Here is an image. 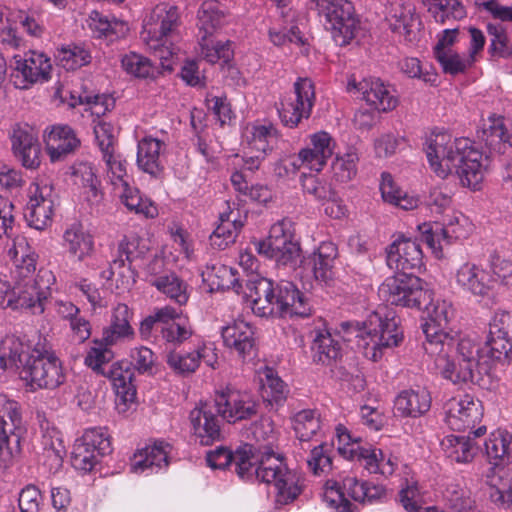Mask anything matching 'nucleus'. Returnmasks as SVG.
<instances>
[{
	"label": "nucleus",
	"instance_id": "ddd939ff",
	"mask_svg": "<svg viewBox=\"0 0 512 512\" xmlns=\"http://www.w3.org/2000/svg\"><path fill=\"white\" fill-rule=\"evenodd\" d=\"M214 407L228 423H236L257 416L259 403L246 393L227 388L216 392Z\"/></svg>",
	"mask_w": 512,
	"mask_h": 512
},
{
	"label": "nucleus",
	"instance_id": "4be33fe9",
	"mask_svg": "<svg viewBox=\"0 0 512 512\" xmlns=\"http://www.w3.org/2000/svg\"><path fill=\"white\" fill-rule=\"evenodd\" d=\"M47 154L51 162L64 161L81 146L76 132L67 124H56L47 127L43 133Z\"/></svg>",
	"mask_w": 512,
	"mask_h": 512
},
{
	"label": "nucleus",
	"instance_id": "49530a36",
	"mask_svg": "<svg viewBox=\"0 0 512 512\" xmlns=\"http://www.w3.org/2000/svg\"><path fill=\"white\" fill-rule=\"evenodd\" d=\"M386 20L393 32L404 35L409 41L412 40L413 27L417 18L409 7L393 6L386 16Z\"/></svg>",
	"mask_w": 512,
	"mask_h": 512
},
{
	"label": "nucleus",
	"instance_id": "052dcab7",
	"mask_svg": "<svg viewBox=\"0 0 512 512\" xmlns=\"http://www.w3.org/2000/svg\"><path fill=\"white\" fill-rule=\"evenodd\" d=\"M79 441L101 457L112 452L110 436L104 428L88 429Z\"/></svg>",
	"mask_w": 512,
	"mask_h": 512
},
{
	"label": "nucleus",
	"instance_id": "c03bdc74",
	"mask_svg": "<svg viewBox=\"0 0 512 512\" xmlns=\"http://www.w3.org/2000/svg\"><path fill=\"white\" fill-rule=\"evenodd\" d=\"M162 142L154 138H144L138 144L137 163L144 172L156 176L161 171L159 162Z\"/></svg>",
	"mask_w": 512,
	"mask_h": 512
},
{
	"label": "nucleus",
	"instance_id": "de8ad7c7",
	"mask_svg": "<svg viewBox=\"0 0 512 512\" xmlns=\"http://www.w3.org/2000/svg\"><path fill=\"white\" fill-rule=\"evenodd\" d=\"M147 250L145 245H141L139 238L125 237L118 246L119 257L111 264L112 273H114L117 268H123L125 261L129 263V269H131L132 263L143 259Z\"/></svg>",
	"mask_w": 512,
	"mask_h": 512
},
{
	"label": "nucleus",
	"instance_id": "6ab92c4d",
	"mask_svg": "<svg viewBox=\"0 0 512 512\" xmlns=\"http://www.w3.org/2000/svg\"><path fill=\"white\" fill-rule=\"evenodd\" d=\"M387 264L395 273L415 274L423 265V253L416 240L396 239L387 250Z\"/></svg>",
	"mask_w": 512,
	"mask_h": 512
},
{
	"label": "nucleus",
	"instance_id": "58836bf2",
	"mask_svg": "<svg viewBox=\"0 0 512 512\" xmlns=\"http://www.w3.org/2000/svg\"><path fill=\"white\" fill-rule=\"evenodd\" d=\"M487 494L499 507L512 506V467H502L487 476Z\"/></svg>",
	"mask_w": 512,
	"mask_h": 512
},
{
	"label": "nucleus",
	"instance_id": "473e14b6",
	"mask_svg": "<svg viewBox=\"0 0 512 512\" xmlns=\"http://www.w3.org/2000/svg\"><path fill=\"white\" fill-rule=\"evenodd\" d=\"M333 154V139L324 131L317 132L310 137V146L298 153V159L310 170L321 171Z\"/></svg>",
	"mask_w": 512,
	"mask_h": 512
},
{
	"label": "nucleus",
	"instance_id": "423d86ee",
	"mask_svg": "<svg viewBox=\"0 0 512 512\" xmlns=\"http://www.w3.org/2000/svg\"><path fill=\"white\" fill-rule=\"evenodd\" d=\"M432 291L426 283L409 273H395L379 287V295L392 305L421 310L431 302Z\"/></svg>",
	"mask_w": 512,
	"mask_h": 512
},
{
	"label": "nucleus",
	"instance_id": "f03ea898",
	"mask_svg": "<svg viewBox=\"0 0 512 512\" xmlns=\"http://www.w3.org/2000/svg\"><path fill=\"white\" fill-rule=\"evenodd\" d=\"M85 357V364L97 374L107 377L113 384L117 398L126 403H133L136 399V386L133 384V372L126 360L117 361L106 367L114 358L113 351L103 341L95 340Z\"/></svg>",
	"mask_w": 512,
	"mask_h": 512
},
{
	"label": "nucleus",
	"instance_id": "9b49d317",
	"mask_svg": "<svg viewBox=\"0 0 512 512\" xmlns=\"http://www.w3.org/2000/svg\"><path fill=\"white\" fill-rule=\"evenodd\" d=\"M467 145V139L452 140L447 132H433L427 137L424 150L431 168L438 176L445 178L453 171L454 163Z\"/></svg>",
	"mask_w": 512,
	"mask_h": 512
},
{
	"label": "nucleus",
	"instance_id": "4c0bfd02",
	"mask_svg": "<svg viewBox=\"0 0 512 512\" xmlns=\"http://www.w3.org/2000/svg\"><path fill=\"white\" fill-rule=\"evenodd\" d=\"M311 345L313 361L330 365L342 357V344L338 335H332L327 329L314 330Z\"/></svg>",
	"mask_w": 512,
	"mask_h": 512
},
{
	"label": "nucleus",
	"instance_id": "774afa93",
	"mask_svg": "<svg viewBox=\"0 0 512 512\" xmlns=\"http://www.w3.org/2000/svg\"><path fill=\"white\" fill-rule=\"evenodd\" d=\"M488 34L491 36L490 52L499 57H508L512 54V46L509 44L508 37L501 25L488 24Z\"/></svg>",
	"mask_w": 512,
	"mask_h": 512
},
{
	"label": "nucleus",
	"instance_id": "2f4dec72",
	"mask_svg": "<svg viewBox=\"0 0 512 512\" xmlns=\"http://www.w3.org/2000/svg\"><path fill=\"white\" fill-rule=\"evenodd\" d=\"M276 303H278L277 317H307L311 313L304 295L290 281H281L277 284Z\"/></svg>",
	"mask_w": 512,
	"mask_h": 512
},
{
	"label": "nucleus",
	"instance_id": "13d9d810",
	"mask_svg": "<svg viewBox=\"0 0 512 512\" xmlns=\"http://www.w3.org/2000/svg\"><path fill=\"white\" fill-rule=\"evenodd\" d=\"M167 364L176 374L190 375L199 366V353L196 350L185 354L172 351L167 355Z\"/></svg>",
	"mask_w": 512,
	"mask_h": 512
},
{
	"label": "nucleus",
	"instance_id": "c9c22d12",
	"mask_svg": "<svg viewBox=\"0 0 512 512\" xmlns=\"http://www.w3.org/2000/svg\"><path fill=\"white\" fill-rule=\"evenodd\" d=\"M171 446L164 441H156L153 445L138 450L132 459L131 470L135 473L146 469L156 470L166 468L169 465Z\"/></svg>",
	"mask_w": 512,
	"mask_h": 512
},
{
	"label": "nucleus",
	"instance_id": "0eeeda50",
	"mask_svg": "<svg viewBox=\"0 0 512 512\" xmlns=\"http://www.w3.org/2000/svg\"><path fill=\"white\" fill-rule=\"evenodd\" d=\"M20 378L32 391L37 389H55L65 381L62 363L53 353L32 350V358L20 370Z\"/></svg>",
	"mask_w": 512,
	"mask_h": 512
},
{
	"label": "nucleus",
	"instance_id": "e2e57ef3",
	"mask_svg": "<svg viewBox=\"0 0 512 512\" xmlns=\"http://www.w3.org/2000/svg\"><path fill=\"white\" fill-rule=\"evenodd\" d=\"M100 457L94 450L77 440L71 452V464L76 470L87 473L92 471Z\"/></svg>",
	"mask_w": 512,
	"mask_h": 512
},
{
	"label": "nucleus",
	"instance_id": "37998d69",
	"mask_svg": "<svg viewBox=\"0 0 512 512\" xmlns=\"http://www.w3.org/2000/svg\"><path fill=\"white\" fill-rule=\"evenodd\" d=\"M63 239L69 253L78 260H83L93 250V238L81 223L75 222L71 224L65 230Z\"/></svg>",
	"mask_w": 512,
	"mask_h": 512
},
{
	"label": "nucleus",
	"instance_id": "7c9ffc66",
	"mask_svg": "<svg viewBox=\"0 0 512 512\" xmlns=\"http://www.w3.org/2000/svg\"><path fill=\"white\" fill-rule=\"evenodd\" d=\"M477 139L482 148L486 149L483 154L487 152L490 155L505 153L506 147L509 146L510 135L504 125V118L495 114L491 115L483 124L482 129L477 132Z\"/></svg>",
	"mask_w": 512,
	"mask_h": 512
},
{
	"label": "nucleus",
	"instance_id": "cd10ccee",
	"mask_svg": "<svg viewBox=\"0 0 512 512\" xmlns=\"http://www.w3.org/2000/svg\"><path fill=\"white\" fill-rule=\"evenodd\" d=\"M486 433V427L480 426L467 436L448 435L441 441V448L447 458L457 463H469L479 451L476 438Z\"/></svg>",
	"mask_w": 512,
	"mask_h": 512
},
{
	"label": "nucleus",
	"instance_id": "7ed1b4c3",
	"mask_svg": "<svg viewBox=\"0 0 512 512\" xmlns=\"http://www.w3.org/2000/svg\"><path fill=\"white\" fill-rule=\"evenodd\" d=\"M308 7L316 11L340 46L349 44L356 36L360 21L354 5L348 0H309Z\"/></svg>",
	"mask_w": 512,
	"mask_h": 512
},
{
	"label": "nucleus",
	"instance_id": "a18cd8bd",
	"mask_svg": "<svg viewBox=\"0 0 512 512\" xmlns=\"http://www.w3.org/2000/svg\"><path fill=\"white\" fill-rule=\"evenodd\" d=\"M130 311L126 304H119L113 312L111 325L103 330V341L114 344L118 339L133 334L129 323Z\"/></svg>",
	"mask_w": 512,
	"mask_h": 512
},
{
	"label": "nucleus",
	"instance_id": "1a4fd4ad",
	"mask_svg": "<svg viewBox=\"0 0 512 512\" xmlns=\"http://www.w3.org/2000/svg\"><path fill=\"white\" fill-rule=\"evenodd\" d=\"M21 423L19 404L0 394V467L6 468L20 453Z\"/></svg>",
	"mask_w": 512,
	"mask_h": 512
},
{
	"label": "nucleus",
	"instance_id": "393cba45",
	"mask_svg": "<svg viewBox=\"0 0 512 512\" xmlns=\"http://www.w3.org/2000/svg\"><path fill=\"white\" fill-rule=\"evenodd\" d=\"M483 152L475 148H464L453 165L462 186L473 191L481 189L484 179L485 165L482 163Z\"/></svg>",
	"mask_w": 512,
	"mask_h": 512
},
{
	"label": "nucleus",
	"instance_id": "69168bd1",
	"mask_svg": "<svg viewBox=\"0 0 512 512\" xmlns=\"http://www.w3.org/2000/svg\"><path fill=\"white\" fill-rule=\"evenodd\" d=\"M58 57L62 66L67 70H75L91 62L90 53L79 46L63 47Z\"/></svg>",
	"mask_w": 512,
	"mask_h": 512
},
{
	"label": "nucleus",
	"instance_id": "a19ab883",
	"mask_svg": "<svg viewBox=\"0 0 512 512\" xmlns=\"http://www.w3.org/2000/svg\"><path fill=\"white\" fill-rule=\"evenodd\" d=\"M227 23V12L217 0L204 1L198 10L200 36H213Z\"/></svg>",
	"mask_w": 512,
	"mask_h": 512
},
{
	"label": "nucleus",
	"instance_id": "aec40b11",
	"mask_svg": "<svg viewBox=\"0 0 512 512\" xmlns=\"http://www.w3.org/2000/svg\"><path fill=\"white\" fill-rule=\"evenodd\" d=\"M14 156L27 169H36L41 163V147L37 133L28 124H15L10 135Z\"/></svg>",
	"mask_w": 512,
	"mask_h": 512
},
{
	"label": "nucleus",
	"instance_id": "3c124183",
	"mask_svg": "<svg viewBox=\"0 0 512 512\" xmlns=\"http://www.w3.org/2000/svg\"><path fill=\"white\" fill-rule=\"evenodd\" d=\"M428 11L441 24L450 20H461L466 16L465 7L460 0H435L430 3Z\"/></svg>",
	"mask_w": 512,
	"mask_h": 512
},
{
	"label": "nucleus",
	"instance_id": "f8f14e48",
	"mask_svg": "<svg viewBox=\"0 0 512 512\" xmlns=\"http://www.w3.org/2000/svg\"><path fill=\"white\" fill-rule=\"evenodd\" d=\"M178 317V312L170 306L155 310L141 322L139 328L141 337L149 339L154 332H159L166 342L182 344L191 337L192 331L186 325L176 322Z\"/></svg>",
	"mask_w": 512,
	"mask_h": 512
},
{
	"label": "nucleus",
	"instance_id": "c756f323",
	"mask_svg": "<svg viewBox=\"0 0 512 512\" xmlns=\"http://www.w3.org/2000/svg\"><path fill=\"white\" fill-rule=\"evenodd\" d=\"M456 281L465 291L482 298L491 296L495 288L494 277L471 263H465L458 269Z\"/></svg>",
	"mask_w": 512,
	"mask_h": 512
},
{
	"label": "nucleus",
	"instance_id": "72a5a7b5",
	"mask_svg": "<svg viewBox=\"0 0 512 512\" xmlns=\"http://www.w3.org/2000/svg\"><path fill=\"white\" fill-rule=\"evenodd\" d=\"M30 344L19 337L8 335L0 342V367L4 370L13 369L20 375V370L32 358Z\"/></svg>",
	"mask_w": 512,
	"mask_h": 512
},
{
	"label": "nucleus",
	"instance_id": "a211bd4d",
	"mask_svg": "<svg viewBox=\"0 0 512 512\" xmlns=\"http://www.w3.org/2000/svg\"><path fill=\"white\" fill-rule=\"evenodd\" d=\"M28 196L24 217L31 228L44 230L52 222V187L48 184L32 183L28 189Z\"/></svg>",
	"mask_w": 512,
	"mask_h": 512
},
{
	"label": "nucleus",
	"instance_id": "5fc2aeb1",
	"mask_svg": "<svg viewBox=\"0 0 512 512\" xmlns=\"http://www.w3.org/2000/svg\"><path fill=\"white\" fill-rule=\"evenodd\" d=\"M359 158L355 151H349L343 156H337L332 163V177L340 183L351 181L357 173Z\"/></svg>",
	"mask_w": 512,
	"mask_h": 512
},
{
	"label": "nucleus",
	"instance_id": "bb28decb",
	"mask_svg": "<svg viewBox=\"0 0 512 512\" xmlns=\"http://www.w3.org/2000/svg\"><path fill=\"white\" fill-rule=\"evenodd\" d=\"M49 290V283H37L32 280L27 283H15L11 308L27 309L33 314H41L44 311V302L50 294Z\"/></svg>",
	"mask_w": 512,
	"mask_h": 512
},
{
	"label": "nucleus",
	"instance_id": "4468645a",
	"mask_svg": "<svg viewBox=\"0 0 512 512\" xmlns=\"http://www.w3.org/2000/svg\"><path fill=\"white\" fill-rule=\"evenodd\" d=\"M295 99L281 103L278 109L282 123L290 128L296 127L302 118H309L314 106L315 90L312 80L298 78L294 83Z\"/></svg>",
	"mask_w": 512,
	"mask_h": 512
},
{
	"label": "nucleus",
	"instance_id": "338daca9",
	"mask_svg": "<svg viewBox=\"0 0 512 512\" xmlns=\"http://www.w3.org/2000/svg\"><path fill=\"white\" fill-rule=\"evenodd\" d=\"M301 185L305 194L313 196L316 200L326 201L335 197V192L316 175H302Z\"/></svg>",
	"mask_w": 512,
	"mask_h": 512
},
{
	"label": "nucleus",
	"instance_id": "f3484780",
	"mask_svg": "<svg viewBox=\"0 0 512 512\" xmlns=\"http://www.w3.org/2000/svg\"><path fill=\"white\" fill-rule=\"evenodd\" d=\"M445 421L454 431L474 429L483 417V406L480 400L470 395L453 397L444 406Z\"/></svg>",
	"mask_w": 512,
	"mask_h": 512
},
{
	"label": "nucleus",
	"instance_id": "e433bc0d",
	"mask_svg": "<svg viewBox=\"0 0 512 512\" xmlns=\"http://www.w3.org/2000/svg\"><path fill=\"white\" fill-rule=\"evenodd\" d=\"M224 345L234 349L242 358L250 356L255 350V338L252 327L245 321H235L222 328Z\"/></svg>",
	"mask_w": 512,
	"mask_h": 512
},
{
	"label": "nucleus",
	"instance_id": "8fccbe9b",
	"mask_svg": "<svg viewBox=\"0 0 512 512\" xmlns=\"http://www.w3.org/2000/svg\"><path fill=\"white\" fill-rule=\"evenodd\" d=\"M151 284L180 305L188 301L187 285L175 273L159 276Z\"/></svg>",
	"mask_w": 512,
	"mask_h": 512
},
{
	"label": "nucleus",
	"instance_id": "9d476101",
	"mask_svg": "<svg viewBox=\"0 0 512 512\" xmlns=\"http://www.w3.org/2000/svg\"><path fill=\"white\" fill-rule=\"evenodd\" d=\"M290 222L285 220L274 224L265 240L258 241L255 246L259 254L273 259L278 265H296L301 248L289 230Z\"/></svg>",
	"mask_w": 512,
	"mask_h": 512
},
{
	"label": "nucleus",
	"instance_id": "b1692460",
	"mask_svg": "<svg viewBox=\"0 0 512 512\" xmlns=\"http://www.w3.org/2000/svg\"><path fill=\"white\" fill-rule=\"evenodd\" d=\"M347 88L349 91L355 89L363 100L378 111H391L398 103L397 98L378 78H364L359 82L352 79L348 82Z\"/></svg>",
	"mask_w": 512,
	"mask_h": 512
},
{
	"label": "nucleus",
	"instance_id": "2eb2a0df",
	"mask_svg": "<svg viewBox=\"0 0 512 512\" xmlns=\"http://www.w3.org/2000/svg\"><path fill=\"white\" fill-rule=\"evenodd\" d=\"M484 349L491 360H512V312L495 313L489 323V335Z\"/></svg>",
	"mask_w": 512,
	"mask_h": 512
},
{
	"label": "nucleus",
	"instance_id": "09e8293b",
	"mask_svg": "<svg viewBox=\"0 0 512 512\" xmlns=\"http://www.w3.org/2000/svg\"><path fill=\"white\" fill-rule=\"evenodd\" d=\"M213 36H200L199 45L201 55L208 62L215 64L222 60L224 64L229 63L233 58L234 52L231 48V42L215 41Z\"/></svg>",
	"mask_w": 512,
	"mask_h": 512
},
{
	"label": "nucleus",
	"instance_id": "dca6fc26",
	"mask_svg": "<svg viewBox=\"0 0 512 512\" xmlns=\"http://www.w3.org/2000/svg\"><path fill=\"white\" fill-rule=\"evenodd\" d=\"M12 78L17 87L26 89L36 82H44L50 78L52 69L50 58L43 53L30 51L24 57H13Z\"/></svg>",
	"mask_w": 512,
	"mask_h": 512
},
{
	"label": "nucleus",
	"instance_id": "79ce46f5",
	"mask_svg": "<svg viewBox=\"0 0 512 512\" xmlns=\"http://www.w3.org/2000/svg\"><path fill=\"white\" fill-rule=\"evenodd\" d=\"M487 457L494 465L492 472L512 462V435L509 433H493L484 443Z\"/></svg>",
	"mask_w": 512,
	"mask_h": 512
},
{
	"label": "nucleus",
	"instance_id": "bf43d9fd",
	"mask_svg": "<svg viewBox=\"0 0 512 512\" xmlns=\"http://www.w3.org/2000/svg\"><path fill=\"white\" fill-rule=\"evenodd\" d=\"M74 175L80 178V183L87 188V199L92 203L101 201L103 193L100 190V180L97 178L94 168L90 164H80Z\"/></svg>",
	"mask_w": 512,
	"mask_h": 512
},
{
	"label": "nucleus",
	"instance_id": "a878e982",
	"mask_svg": "<svg viewBox=\"0 0 512 512\" xmlns=\"http://www.w3.org/2000/svg\"><path fill=\"white\" fill-rule=\"evenodd\" d=\"M421 310L426 312L428 319L422 326L427 341L431 344H444L448 339V333L445 330L453 316L452 307L445 301L434 303L433 297H431V302L427 306H423Z\"/></svg>",
	"mask_w": 512,
	"mask_h": 512
},
{
	"label": "nucleus",
	"instance_id": "6e6d98bb",
	"mask_svg": "<svg viewBox=\"0 0 512 512\" xmlns=\"http://www.w3.org/2000/svg\"><path fill=\"white\" fill-rule=\"evenodd\" d=\"M276 143V131L272 126L258 125L254 126L249 146L252 150L265 158L268 152L273 150Z\"/></svg>",
	"mask_w": 512,
	"mask_h": 512
},
{
	"label": "nucleus",
	"instance_id": "39448f33",
	"mask_svg": "<svg viewBox=\"0 0 512 512\" xmlns=\"http://www.w3.org/2000/svg\"><path fill=\"white\" fill-rule=\"evenodd\" d=\"M484 347L469 338L461 339L457 344L456 356L447 360L443 368V376L453 383H479L481 371L489 366Z\"/></svg>",
	"mask_w": 512,
	"mask_h": 512
},
{
	"label": "nucleus",
	"instance_id": "680f3d73",
	"mask_svg": "<svg viewBox=\"0 0 512 512\" xmlns=\"http://www.w3.org/2000/svg\"><path fill=\"white\" fill-rule=\"evenodd\" d=\"M131 360L128 361L133 374L137 371L139 374L152 375L156 363V356L153 351L145 346L137 347L131 350Z\"/></svg>",
	"mask_w": 512,
	"mask_h": 512
},
{
	"label": "nucleus",
	"instance_id": "412c9836",
	"mask_svg": "<svg viewBox=\"0 0 512 512\" xmlns=\"http://www.w3.org/2000/svg\"><path fill=\"white\" fill-rule=\"evenodd\" d=\"M246 297L252 301V310L260 317H276L278 303L277 285L258 274L251 275L246 281Z\"/></svg>",
	"mask_w": 512,
	"mask_h": 512
},
{
	"label": "nucleus",
	"instance_id": "603ef678",
	"mask_svg": "<svg viewBox=\"0 0 512 512\" xmlns=\"http://www.w3.org/2000/svg\"><path fill=\"white\" fill-rule=\"evenodd\" d=\"M124 190L121 195V202L130 210L137 214H143L147 218H154L158 214V210L148 199H143L140 192L136 188L129 187L124 182Z\"/></svg>",
	"mask_w": 512,
	"mask_h": 512
},
{
	"label": "nucleus",
	"instance_id": "6e6552de",
	"mask_svg": "<svg viewBox=\"0 0 512 512\" xmlns=\"http://www.w3.org/2000/svg\"><path fill=\"white\" fill-rule=\"evenodd\" d=\"M365 335L370 338V342L365 343V353L368 355L371 345L370 358L375 362L381 359L384 350L397 347L403 341V331L399 327V319L396 317L382 319L378 314L370 317L369 326H367V321L363 323V329H358L356 337L364 340Z\"/></svg>",
	"mask_w": 512,
	"mask_h": 512
},
{
	"label": "nucleus",
	"instance_id": "f257e3e1",
	"mask_svg": "<svg viewBox=\"0 0 512 512\" xmlns=\"http://www.w3.org/2000/svg\"><path fill=\"white\" fill-rule=\"evenodd\" d=\"M252 444L239 446L235 451L218 447L207 452L206 462L212 469H231L242 480L257 479L273 484L276 489L275 502L287 505L295 501L303 490V478L288 468L282 459L271 454L258 459Z\"/></svg>",
	"mask_w": 512,
	"mask_h": 512
},
{
	"label": "nucleus",
	"instance_id": "0e129e2a",
	"mask_svg": "<svg viewBox=\"0 0 512 512\" xmlns=\"http://www.w3.org/2000/svg\"><path fill=\"white\" fill-rule=\"evenodd\" d=\"M94 133L103 154V159L106 163H109L113 159L114 153V127L110 123L99 122L94 128Z\"/></svg>",
	"mask_w": 512,
	"mask_h": 512
},
{
	"label": "nucleus",
	"instance_id": "c85d7f7f",
	"mask_svg": "<svg viewBox=\"0 0 512 512\" xmlns=\"http://www.w3.org/2000/svg\"><path fill=\"white\" fill-rule=\"evenodd\" d=\"M339 443H343V447H338V452L345 458L355 460L363 464V467L370 473L385 474L382 463L379 462L378 455L383 456L381 450L368 449L361 446L349 448L350 442H358V439L352 440V437L346 427L339 425L336 428Z\"/></svg>",
	"mask_w": 512,
	"mask_h": 512
},
{
	"label": "nucleus",
	"instance_id": "20e7f679",
	"mask_svg": "<svg viewBox=\"0 0 512 512\" xmlns=\"http://www.w3.org/2000/svg\"><path fill=\"white\" fill-rule=\"evenodd\" d=\"M179 14L176 6L160 3L152 10L145 20L144 29L150 39L147 45L156 58L159 59L162 69L173 70L174 48L166 46L163 37L173 32L178 26Z\"/></svg>",
	"mask_w": 512,
	"mask_h": 512
},
{
	"label": "nucleus",
	"instance_id": "f704fd0d",
	"mask_svg": "<svg viewBox=\"0 0 512 512\" xmlns=\"http://www.w3.org/2000/svg\"><path fill=\"white\" fill-rule=\"evenodd\" d=\"M467 220L464 217H453L447 223H435L434 226L431 224L424 223L419 226V230L422 234V240L430 247L436 248V244H439L441 239L450 243L452 240H458L466 238L467 231L464 229V223Z\"/></svg>",
	"mask_w": 512,
	"mask_h": 512
},
{
	"label": "nucleus",
	"instance_id": "864d4df0",
	"mask_svg": "<svg viewBox=\"0 0 512 512\" xmlns=\"http://www.w3.org/2000/svg\"><path fill=\"white\" fill-rule=\"evenodd\" d=\"M293 428L300 441H309L320 429L319 414L315 410H302L293 418Z\"/></svg>",
	"mask_w": 512,
	"mask_h": 512
},
{
	"label": "nucleus",
	"instance_id": "5701e85b",
	"mask_svg": "<svg viewBox=\"0 0 512 512\" xmlns=\"http://www.w3.org/2000/svg\"><path fill=\"white\" fill-rule=\"evenodd\" d=\"M218 416L214 403L201 402L190 412V422L201 445L208 446L221 439Z\"/></svg>",
	"mask_w": 512,
	"mask_h": 512
},
{
	"label": "nucleus",
	"instance_id": "ea45409f",
	"mask_svg": "<svg viewBox=\"0 0 512 512\" xmlns=\"http://www.w3.org/2000/svg\"><path fill=\"white\" fill-rule=\"evenodd\" d=\"M431 406V397L428 391L404 390L395 399L396 412L403 417H419L426 413Z\"/></svg>",
	"mask_w": 512,
	"mask_h": 512
},
{
	"label": "nucleus",
	"instance_id": "4d7b16f0",
	"mask_svg": "<svg viewBox=\"0 0 512 512\" xmlns=\"http://www.w3.org/2000/svg\"><path fill=\"white\" fill-rule=\"evenodd\" d=\"M252 438L257 443L267 441V445H264L263 448L265 451L261 458L267 456V454H271L274 457H278L284 460L281 456H276L270 447V440L274 439V426L273 422L269 417H261L258 421H255L248 430V438ZM285 463V461H283Z\"/></svg>",
	"mask_w": 512,
	"mask_h": 512
}]
</instances>
